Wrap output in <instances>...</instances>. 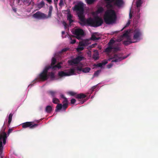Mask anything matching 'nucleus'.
I'll return each instance as SVG.
<instances>
[{
    "label": "nucleus",
    "instance_id": "obj_54",
    "mask_svg": "<svg viewBox=\"0 0 158 158\" xmlns=\"http://www.w3.org/2000/svg\"><path fill=\"white\" fill-rule=\"evenodd\" d=\"M82 69H83L81 68H78L77 70H79V71H82Z\"/></svg>",
    "mask_w": 158,
    "mask_h": 158
},
{
    "label": "nucleus",
    "instance_id": "obj_45",
    "mask_svg": "<svg viewBox=\"0 0 158 158\" xmlns=\"http://www.w3.org/2000/svg\"><path fill=\"white\" fill-rule=\"evenodd\" d=\"M63 4V0H60V2L59 3V6H61Z\"/></svg>",
    "mask_w": 158,
    "mask_h": 158
},
{
    "label": "nucleus",
    "instance_id": "obj_2",
    "mask_svg": "<svg viewBox=\"0 0 158 158\" xmlns=\"http://www.w3.org/2000/svg\"><path fill=\"white\" fill-rule=\"evenodd\" d=\"M79 23L82 26L87 25L94 27H97L101 26L103 23V21L102 18L97 16L94 19L90 18L86 20L85 19L84 22Z\"/></svg>",
    "mask_w": 158,
    "mask_h": 158
},
{
    "label": "nucleus",
    "instance_id": "obj_11",
    "mask_svg": "<svg viewBox=\"0 0 158 158\" xmlns=\"http://www.w3.org/2000/svg\"><path fill=\"white\" fill-rule=\"evenodd\" d=\"M114 1V5L118 7L122 6L124 3L123 0H105V1Z\"/></svg>",
    "mask_w": 158,
    "mask_h": 158
},
{
    "label": "nucleus",
    "instance_id": "obj_48",
    "mask_svg": "<svg viewBox=\"0 0 158 158\" xmlns=\"http://www.w3.org/2000/svg\"><path fill=\"white\" fill-rule=\"evenodd\" d=\"M84 43L81 42V43H80L79 44V45L81 46H84Z\"/></svg>",
    "mask_w": 158,
    "mask_h": 158
},
{
    "label": "nucleus",
    "instance_id": "obj_20",
    "mask_svg": "<svg viewBox=\"0 0 158 158\" xmlns=\"http://www.w3.org/2000/svg\"><path fill=\"white\" fill-rule=\"evenodd\" d=\"M114 48V47L112 46H108L105 50V52H106L110 53L111 50Z\"/></svg>",
    "mask_w": 158,
    "mask_h": 158
},
{
    "label": "nucleus",
    "instance_id": "obj_28",
    "mask_svg": "<svg viewBox=\"0 0 158 158\" xmlns=\"http://www.w3.org/2000/svg\"><path fill=\"white\" fill-rule=\"evenodd\" d=\"M48 75V77H49L52 80L55 77L54 74L53 72L50 73Z\"/></svg>",
    "mask_w": 158,
    "mask_h": 158
},
{
    "label": "nucleus",
    "instance_id": "obj_38",
    "mask_svg": "<svg viewBox=\"0 0 158 158\" xmlns=\"http://www.w3.org/2000/svg\"><path fill=\"white\" fill-rule=\"evenodd\" d=\"M69 95H70L72 96H75V95L76 94H77V93H75L74 92H72V91L69 92Z\"/></svg>",
    "mask_w": 158,
    "mask_h": 158
},
{
    "label": "nucleus",
    "instance_id": "obj_56",
    "mask_svg": "<svg viewBox=\"0 0 158 158\" xmlns=\"http://www.w3.org/2000/svg\"><path fill=\"white\" fill-rule=\"evenodd\" d=\"M61 98H63V99H64V98H66V97H65L64 96V95H61Z\"/></svg>",
    "mask_w": 158,
    "mask_h": 158
},
{
    "label": "nucleus",
    "instance_id": "obj_24",
    "mask_svg": "<svg viewBox=\"0 0 158 158\" xmlns=\"http://www.w3.org/2000/svg\"><path fill=\"white\" fill-rule=\"evenodd\" d=\"M93 58L95 60H97L99 58V57L98 56V52H96L95 53H94L93 55Z\"/></svg>",
    "mask_w": 158,
    "mask_h": 158
},
{
    "label": "nucleus",
    "instance_id": "obj_18",
    "mask_svg": "<svg viewBox=\"0 0 158 158\" xmlns=\"http://www.w3.org/2000/svg\"><path fill=\"white\" fill-rule=\"evenodd\" d=\"M52 10V6H50L49 7V10L48 13V16L46 15V18H45L46 19L51 17Z\"/></svg>",
    "mask_w": 158,
    "mask_h": 158
},
{
    "label": "nucleus",
    "instance_id": "obj_40",
    "mask_svg": "<svg viewBox=\"0 0 158 158\" xmlns=\"http://www.w3.org/2000/svg\"><path fill=\"white\" fill-rule=\"evenodd\" d=\"M76 102V100L74 98H72L71 100V103L72 104H74Z\"/></svg>",
    "mask_w": 158,
    "mask_h": 158
},
{
    "label": "nucleus",
    "instance_id": "obj_32",
    "mask_svg": "<svg viewBox=\"0 0 158 158\" xmlns=\"http://www.w3.org/2000/svg\"><path fill=\"white\" fill-rule=\"evenodd\" d=\"M99 37H96L94 34H92L91 37V39L93 40H98L99 39Z\"/></svg>",
    "mask_w": 158,
    "mask_h": 158
},
{
    "label": "nucleus",
    "instance_id": "obj_49",
    "mask_svg": "<svg viewBox=\"0 0 158 158\" xmlns=\"http://www.w3.org/2000/svg\"><path fill=\"white\" fill-rule=\"evenodd\" d=\"M12 129H9L8 131V134H9L12 131Z\"/></svg>",
    "mask_w": 158,
    "mask_h": 158
},
{
    "label": "nucleus",
    "instance_id": "obj_62",
    "mask_svg": "<svg viewBox=\"0 0 158 158\" xmlns=\"http://www.w3.org/2000/svg\"><path fill=\"white\" fill-rule=\"evenodd\" d=\"M64 27L65 29L67 28V25H65L64 26Z\"/></svg>",
    "mask_w": 158,
    "mask_h": 158
},
{
    "label": "nucleus",
    "instance_id": "obj_25",
    "mask_svg": "<svg viewBox=\"0 0 158 158\" xmlns=\"http://www.w3.org/2000/svg\"><path fill=\"white\" fill-rule=\"evenodd\" d=\"M90 70V68L88 67H86L84 68H83L82 71L85 73H87L89 72Z\"/></svg>",
    "mask_w": 158,
    "mask_h": 158
},
{
    "label": "nucleus",
    "instance_id": "obj_35",
    "mask_svg": "<svg viewBox=\"0 0 158 158\" xmlns=\"http://www.w3.org/2000/svg\"><path fill=\"white\" fill-rule=\"evenodd\" d=\"M104 10L103 8L102 7H99L97 11L98 13H102Z\"/></svg>",
    "mask_w": 158,
    "mask_h": 158
},
{
    "label": "nucleus",
    "instance_id": "obj_42",
    "mask_svg": "<svg viewBox=\"0 0 158 158\" xmlns=\"http://www.w3.org/2000/svg\"><path fill=\"white\" fill-rule=\"evenodd\" d=\"M107 63H108L107 61L106 60H103L102 62L101 63L102 64V65L103 66V65H105L106 64H107Z\"/></svg>",
    "mask_w": 158,
    "mask_h": 158
},
{
    "label": "nucleus",
    "instance_id": "obj_12",
    "mask_svg": "<svg viewBox=\"0 0 158 158\" xmlns=\"http://www.w3.org/2000/svg\"><path fill=\"white\" fill-rule=\"evenodd\" d=\"M62 103L63 104V110L65 111L67 108L68 105V100L67 98H64V99H63Z\"/></svg>",
    "mask_w": 158,
    "mask_h": 158
},
{
    "label": "nucleus",
    "instance_id": "obj_60",
    "mask_svg": "<svg viewBox=\"0 0 158 158\" xmlns=\"http://www.w3.org/2000/svg\"><path fill=\"white\" fill-rule=\"evenodd\" d=\"M18 0L17 3L18 4H19L20 0Z\"/></svg>",
    "mask_w": 158,
    "mask_h": 158
},
{
    "label": "nucleus",
    "instance_id": "obj_26",
    "mask_svg": "<svg viewBox=\"0 0 158 158\" xmlns=\"http://www.w3.org/2000/svg\"><path fill=\"white\" fill-rule=\"evenodd\" d=\"M142 3L141 0H138L136 2V5L137 8L141 6Z\"/></svg>",
    "mask_w": 158,
    "mask_h": 158
},
{
    "label": "nucleus",
    "instance_id": "obj_29",
    "mask_svg": "<svg viewBox=\"0 0 158 158\" xmlns=\"http://www.w3.org/2000/svg\"><path fill=\"white\" fill-rule=\"evenodd\" d=\"M13 114L12 113H10L8 117V124L9 125L11 121Z\"/></svg>",
    "mask_w": 158,
    "mask_h": 158
},
{
    "label": "nucleus",
    "instance_id": "obj_59",
    "mask_svg": "<svg viewBox=\"0 0 158 158\" xmlns=\"http://www.w3.org/2000/svg\"><path fill=\"white\" fill-rule=\"evenodd\" d=\"M137 15V17L138 18H140V15L139 14H138Z\"/></svg>",
    "mask_w": 158,
    "mask_h": 158
},
{
    "label": "nucleus",
    "instance_id": "obj_51",
    "mask_svg": "<svg viewBox=\"0 0 158 158\" xmlns=\"http://www.w3.org/2000/svg\"><path fill=\"white\" fill-rule=\"evenodd\" d=\"M58 0H54V2L56 6H57V2Z\"/></svg>",
    "mask_w": 158,
    "mask_h": 158
},
{
    "label": "nucleus",
    "instance_id": "obj_52",
    "mask_svg": "<svg viewBox=\"0 0 158 158\" xmlns=\"http://www.w3.org/2000/svg\"><path fill=\"white\" fill-rule=\"evenodd\" d=\"M3 142V141H2V142ZM3 147L2 146V148ZM2 149H1V151H0V152H1V153H0V156H1V158H2Z\"/></svg>",
    "mask_w": 158,
    "mask_h": 158
},
{
    "label": "nucleus",
    "instance_id": "obj_7",
    "mask_svg": "<svg viewBox=\"0 0 158 158\" xmlns=\"http://www.w3.org/2000/svg\"><path fill=\"white\" fill-rule=\"evenodd\" d=\"M73 33L76 35V37L78 40L81 39V37L84 34L83 30L81 29H76Z\"/></svg>",
    "mask_w": 158,
    "mask_h": 158
},
{
    "label": "nucleus",
    "instance_id": "obj_53",
    "mask_svg": "<svg viewBox=\"0 0 158 158\" xmlns=\"http://www.w3.org/2000/svg\"><path fill=\"white\" fill-rule=\"evenodd\" d=\"M63 25H64V27L65 26V25H67L66 23L65 22H63Z\"/></svg>",
    "mask_w": 158,
    "mask_h": 158
},
{
    "label": "nucleus",
    "instance_id": "obj_19",
    "mask_svg": "<svg viewBox=\"0 0 158 158\" xmlns=\"http://www.w3.org/2000/svg\"><path fill=\"white\" fill-rule=\"evenodd\" d=\"M61 109H62V110H63V105L61 104H58L56 107L55 111L57 112Z\"/></svg>",
    "mask_w": 158,
    "mask_h": 158
},
{
    "label": "nucleus",
    "instance_id": "obj_33",
    "mask_svg": "<svg viewBox=\"0 0 158 158\" xmlns=\"http://www.w3.org/2000/svg\"><path fill=\"white\" fill-rule=\"evenodd\" d=\"M115 43V41L113 39L110 40L108 44V46H112L113 44Z\"/></svg>",
    "mask_w": 158,
    "mask_h": 158
},
{
    "label": "nucleus",
    "instance_id": "obj_41",
    "mask_svg": "<svg viewBox=\"0 0 158 158\" xmlns=\"http://www.w3.org/2000/svg\"><path fill=\"white\" fill-rule=\"evenodd\" d=\"M84 48L83 47H78L77 49V51H81L83 50Z\"/></svg>",
    "mask_w": 158,
    "mask_h": 158
},
{
    "label": "nucleus",
    "instance_id": "obj_13",
    "mask_svg": "<svg viewBox=\"0 0 158 158\" xmlns=\"http://www.w3.org/2000/svg\"><path fill=\"white\" fill-rule=\"evenodd\" d=\"M141 33L139 31L135 30L134 32L133 36V39L134 40H137L141 35Z\"/></svg>",
    "mask_w": 158,
    "mask_h": 158
},
{
    "label": "nucleus",
    "instance_id": "obj_1",
    "mask_svg": "<svg viewBox=\"0 0 158 158\" xmlns=\"http://www.w3.org/2000/svg\"><path fill=\"white\" fill-rule=\"evenodd\" d=\"M106 6L109 10L105 12L103 17L105 22L107 24L114 23L117 19V15L115 11L112 9L114 6L112 4L113 1H106Z\"/></svg>",
    "mask_w": 158,
    "mask_h": 158
},
{
    "label": "nucleus",
    "instance_id": "obj_3",
    "mask_svg": "<svg viewBox=\"0 0 158 158\" xmlns=\"http://www.w3.org/2000/svg\"><path fill=\"white\" fill-rule=\"evenodd\" d=\"M73 10L77 11L78 16L80 21V22H84L85 19L84 15V6L83 3L79 2L74 6Z\"/></svg>",
    "mask_w": 158,
    "mask_h": 158
},
{
    "label": "nucleus",
    "instance_id": "obj_43",
    "mask_svg": "<svg viewBox=\"0 0 158 158\" xmlns=\"http://www.w3.org/2000/svg\"><path fill=\"white\" fill-rule=\"evenodd\" d=\"M130 24V20H129V21H128L127 23L126 24V26H125V27L122 29V30H121L122 31L124 28L125 27L128 26Z\"/></svg>",
    "mask_w": 158,
    "mask_h": 158
},
{
    "label": "nucleus",
    "instance_id": "obj_47",
    "mask_svg": "<svg viewBox=\"0 0 158 158\" xmlns=\"http://www.w3.org/2000/svg\"><path fill=\"white\" fill-rule=\"evenodd\" d=\"M114 51H118L119 50V48L118 47H114Z\"/></svg>",
    "mask_w": 158,
    "mask_h": 158
},
{
    "label": "nucleus",
    "instance_id": "obj_21",
    "mask_svg": "<svg viewBox=\"0 0 158 158\" xmlns=\"http://www.w3.org/2000/svg\"><path fill=\"white\" fill-rule=\"evenodd\" d=\"M135 42H132L131 40V39H127V41H125L123 42V44L126 45H128L132 43H134Z\"/></svg>",
    "mask_w": 158,
    "mask_h": 158
},
{
    "label": "nucleus",
    "instance_id": "obj_10",
    "mask_svg": "<svg viewBox=\"0 0 158 158\" xmlns=\"http://www.w3.org/2000/svg\"><path fill=\"white\" fill-rule=\"evenodd\" d=\"M83 57L78 56L77 57L73 59L72 60L69 61V63H72L74 64H77L81 61L83 59Z\"/></svg>",
    "mask_w": 158,
    "mask_h": 158
},
{
    "label": "nucleus",
    "instance_id": "obj_63",
    "mask_svg": "<svg viewBox=\"0 0 158 158\" xmlns=\"http://www.w3.org/2000/svg\"><path fill=\"white\" fill-rule=\"evenodd\" d=\"M85 102V101H82L81 102V104L83 103L84 102Z\"/></svg>",
    "mask_w": 158,
    "mask_h": 158
},
{
    "label": "nucleus",
    "instance_id": "obj_46",
    "mask_svg": "<svg viewBox=\"0 0 158 158\" xmlns=\"http://www.w3.org/2000/svg\"><path fill=\"white\" fill-rule=\"evenodd\" d=\"M76 42V40L75 39H74L73 40H71V41L70 42L71 44H74Z\"/></svg>",
    "mask_w": 158,
    "mask_h": 158
},
{
    "label": "nucleus",
    "instance_id": "obj_5",
    "mask_svg": "<svg viewBox=\"0 0 158 158\" xmlns=\"http://www.w3.org/2000/svg\"><path fill=\"white\" fill-rule=\"evenodd\" d=\"M75 74V70L73 69H71L68 72H65L63 71H59L58 73V75L60 77L65 76H69Z\"/></svg>",
    "mask_w": 158,
    "mask_h": 158
},
{
    "label": "nucleus",
    "instance_id": "obj_14",
    "mask_svg": "<svg viewBox=\"0 0 158 158\" xmlns=\"http://www.w3.org/2000/svg\"><path fill=\"white\" fill-rule=\"evenodd\" d=\"M86 97V95L83 93H80L76 94L75 96V98L79 100H82L85 98Z\"/></svg>",
    "mask_w": 158,
    "mask_h": 158
},
{
    "label": "nucleus",
    "instance_id": "obj_55",
    "mask_svg": "<svg viewBox=\"0 0 158 158\" xmlns=\"http://www.w3.org/2000/svg\"><path fill=\"white\" fill-rule=\"evenodd\" d=\"M112 64H108L107 65V67L108 68H110V67H112Z\"/></svg>",
    "mask_w": 158,
    "mask_h": 158
},
{
    "label": "nucleus",
    "instance_id": "obj_58",
    "mask_svg": "<svg viewBox=\"0 0 158 158\" xmlns=\"http://www.w3.org/2000/svg\"><path fill=\"white\" fill-rule=\"evenodd\" d=\"M140 10L139 7L137 8V10L138 12H139L140 11Z\"/></svg>",
    "mask_w": 158,
    "mask_h": 158
},
{
    "label": "nucleus",
    "instance_id": "obj_50",
    "mask_svg": "<svg viewBox=\"0 0 158 158\" xmlns=\"http://www.w3.org/2000/svg\"><path fill=\"white\" fill-rule=\"evenodd\" d=\"M47 2L49 3V4H51L52 3V0H46Z\"/></svg>",
    "mask_w": 158,
    "mask_h": 158
},
{
    "label": "nucleus",
    "instance_id": "obj_57",
    "mask_svg": "<svg viewBox=\"0 0 158 158\" xmlns=\"http://www.w3.org/2000/svg\"><path fill=\"white\" fill-rule=\"evenodd\" d=\"M129 17H130V19H131L132 17V14L131 13H130L129 14Z\"/></svg>",
    "mask_w": 158,
    "mask_h": 158
},
{
    "label": "nucleus",
    "instance_id": "obj_39",
    "mask_svg": "<svg viewBox=\"0 0 158 158\" xmlns=\"http://www.w3.org/2000/svg\"><path fill=\"white\" fill-rule=\"evenodd\" d=\"M94 65L96 67H102V64L101 63H98L97 64H95Z\"/></svg>",
    "mask_w": 158,
    "mask_h": 158
},
{
    "label": "nucleus",
    "instance_id": "obj_64",
    "mask_svg": "<svg viewBox=\"0 0 158 158\" xmlns=\"http://www.w3.org/2000/svg\"><path fill=\"white\" fill-rule=\"evenodd\" d=\"M114 33H118V32L117 31H115V32Z\"/></svg>",
    "mask_w": 158,
    "mask_h": 158
},
{
    "label": "nucleus",
    "instance_id": "obj_6",
    "mask_svg": "<svg viewBox=\"0 0 158 158\" xmlns=\"http://www.w3.org/2000/svg\"><path fill=\"white\" fill-rule=\"evenodd\" d=\"M22 127L23 128L29 127L30 129H32L37 127L38 124H34L33 122H27L21 124Z\"/></svg>",
    "mask_w": 158,
    "mask_h": 158
},
{
    "label": "nucleus",
    "instance_id": "obj_9",
    "mask_svg": "<svg viewBox=\"0 0 158 158\" xmlns=\"http://www.w3.org/2000/svg\"><path fill=\"white\" fill-rule=\"evenodd\" d=\"M126 57H120L118 54H114L113 55L111 59H113L112 62H118L125 59Z\"/></svg>",
    "mask_w": 158,
    "mask_h": 158
},
{
    "label": "nucleus",
    "instance_id": "obj_37",
    "mask_svg": "<svg viewBox=\"0 0 158 158\" xmlns=\"http://www.w3.org/2000/svg\"><path fill=\"white\" fill-rule=\"evenodd\" d=\"M101 72V70H98L94 73V75L95 76H98Z\"/></svg>",
    "mask_w": 158,
    "mask_h": 158
},
{
    "label": "nucleus",
    "instance_id": "obj_44",
    "mask_svg": "<svg viewBox=\"0 0 158 158\" xmlns=\"http://www.w3.org/2000/svg\"><path fill=\"white\" fill-rule=\"evenodd\" d=\"M97 87V85H94L92 87L91 90L93 92L94 91V89H96Z\"/></svg>",
    "mask_w": 158,
    "mask_h": 158
},
{
    "label": "nucleus",
    "instance_id": "obj_22",
    "mask_svg": "<svg viewBox=\"0 0 158 158\" xmlns=\"http://www.w3.org/2000/svg\"><path fill=\"white\" fill-rule=\"evenodd\" d=\"M45 6V3L43 1H42L37 4V7L39 9Z\"/></svg>",
    "mask_w": 158,
    "mask_h": 158
},
{
    "label": "nucleus",
    "instance_id": "obj_27",
    "mask_svg": "<svg viewBox=\"0 0 158 158\" xmlns=\"http://www.w3.org/2000/svg\"><path fill=\"white\" fill-rule=\"evenodd\" d=\"M129 32L128 31H126L125 32L123 35L122 36L126 37L127 39L130 38V37L128 35Z\"/></svg>",
    "mask_w": 158,
    "mask_h": 158
},
{
    "label": "nucleus",
    "instance_id": "obj_31",
    "mask_svg": "<svg viewBox=\"0 0 158 158\" xmlns=\"http://www.w3.org/2000/svg\"><path fill=\"white\" fill-rule=\"evenodd\" d=\"M69 48H64L62 49L60 52V53H62L63 52H65L69 50Z\"/></svg>",
    "mask_w": 158,
    "mask_h": 158
},
{
    "label": "nucleus",
    "instance_id": "obj_61",
    "mask_svg": "<svg viewBox=\"0 0 158 158\" xmlns=\"http://www.w3.org/2000/svg\"><path fill=\"white\" fill-rule=\"evenodd\" d=\"M64 33H65V32H64V31H62V35H63V34H64Z\"/></svg>",
    "mask_w": 158,
    "mask_h": 158
},
{
    "label": "nucleus",
    "instance_id": "obj_36",
    "mask_svg": "<svg viewBox=\"0 0 158 158\" xmlns=\"http://www.w3.org/2000/svg\"><path fill=\"white\" fill-rule=\"evenodd\" d=\"M95 0H86V3L88 4H92Z\"/></svg>",
    "mask_w": 158,
    "mask_h": 158
},
{
    "label": "nucleus",
    "instance_id": "obj_17",
    "mask_svg": "<svg viewBox=\"0 0 158 158\" xmlns=\"http://www.w3.org/2000/svg\"><path fill=\"white\" fill-rule=\"evenodd\" d=\"M52 110V107L51 106L48 105L46 106L45 111L48 113H50Z\"/></svg>",
    "mask_w": 158,
    "mask_h": 158
},
{
    "label": "nucleus",
    "instance_id": "obj_30",
    "mask_svg": "<svg viewBox=\"0 0 158 158\" xmlns=\"http://www.w3.org/2000/svg\"><path fill=\"white\" fill-rule=\"evenodd\" d=\"M53 102L55 104H58V103L60 102L59 100L56 98H53L52 99Z\"/></svg>",
    "mask_w": 158,
    "mask_h": 158
},
{
    "label": "nucleus",
    "instance_id": "obj_8",
    "mask_svg": "<svg viewBox=\"0 0 158 158\" xmlns=\"http://www.w3.org/2000/svg\"><path fill=\"white\" fill-rule=\"evenodd\" d=\"M46 15L40 11L36 12L32 15V17L38 19H46Z\"/></svg>",
    "mask_w": 158,
    "mask_h": 158
},
{
    "label": "nucleus",
    "instance_id": "obj_4",
    "mask_svg": "<svg viewBox=\"0 0 158 158\" xmlns=\"http://www.w3.org/2000/svg\"><path fill=\"white\" fill-rule=\"evenodd\" d=\"M49 68L46 67L42 72L39 74L38 77V79H35L33 81L36 82L37 81H44L47 80L48 79V73Z\"/></svg>",
    "mask_w": 158,
    "mask_h": 158
},
{
    "label": "nucleus",
    "instance_id": "obj_34",
    "mask_svg": "<svg viewBox=\"0 0 158 158\" xmlns=\"http://www.w3.org/2000/svg\"><path fill=\"white\" fill-rule=\"evenodd\" d=\"M48 93L50 94L52 96L54 97L55 96L56 92V91H50L48 92Z\"/></svg>",
    "mask_w": 158,
    "mask_h": 158
},
{
    "label": "nucleus",
    "instance_id": "obj_16",
    "mask_svg": "<svg viewBox=\"0 0 158 158\" xmlns=\"http://www.w3.org/2000/svg\"><path fill=\"white\" fill-rule=\"evenodd\" d=\"M56 59L54 57H53L52 59V62H51V65L48 66H46V67H49V69H52V67L53 66L55 65H54L56 63Z\"/></svg>",
    "mask_w": 158,
    "mask_h": 158
},
{
    "label": "nucleus",
    "instance_id": "obj_15",
    "mask_svg": "<svg viewBox=\"0 0 158 158\" xmlns=\"http://www.w3.org/2000/svg\"><path fill=\"white\" fill-rule=\"evenodd\" d=\"M72 17L73 15L70 13H68L67 19L69 21V24L70 25L73 22V20L72 19Z\"/></svg>",
    "mask_w": 158,
    "mask_h": 158
},
{
    "label": "nucleus",
    "instance_id": "obj_23",
    "mask_svg": "<svg viewBox=\"0 0 158 158\" xmlns=\"http://www.w3.org/2000/svg\"><path fill=\"white\" fill-rule=\"evenodd\" d=\"M62 63L61 62H59L58 64L56 65L53 66L52 68V69L54 70H55L56 68H58V69H60L61 68V66L60 65V64H61Z\"/></svg>",
    "mask_w": 158,
    "mask_h": 158
}]
</instances>
